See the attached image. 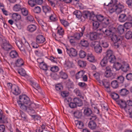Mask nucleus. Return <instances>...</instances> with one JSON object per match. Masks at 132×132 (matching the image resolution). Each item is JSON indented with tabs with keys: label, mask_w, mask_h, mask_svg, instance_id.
I'll return each mask as SVG.
<instances>
[{
	"label": "nucleus",
	"mask_w": 132,
	"mask_h": 132,
	"mask_svg": "<svg viewBox=\"0 0 132 132\" xmlns=\"http://www.w3.org/2000/svg\"><path fill=\"white\" fill-rule=\"evenodd\" d=\"M60 75L61 78L63 79H66L67 78V74L63 71H61L60 72Z\"/></svg>",
	"instance_id": "obj_60"
},
{
	"label": "nucleus",
	"mask_w": 132,
	"mask_h": 132,
	"mask_svg": "<svg viewBox=\"0 0 132 132\" xmlns=\"http://www.w3.org/2000/svg\"><path fill=\"white\" fill-rule=\"evenodd\" d=\"M34 12L36 13H40L41 11V9L39 6H37L35 7L34 10Z\"/></svg>",
	"instance_id": "obj_63"
},
{
	"label": "nucleus",
	"mask_w": 132,
	"mask_h": 132,
	"mask_svg": "<svg viewBox=\"0 0 132 132\" xmlns=\"http://www.w3.org/2000/svg\"><path fill=\"white\" fill-rule=\"evenodd\" d=\"M37 28L36 26V25L31 24L29 25L27 27V30L30 32H32L35 31Z\"/></svg>",
	"instance_id": "obj_19"
},
{
	"label": "nucleus",
	"mask_w": 132,
	"mask_h": 132,
	"mask_svg": "<svg viewBox=\"0 0 132 132\" xmlns=\"http://www.w3.org/2000/svg\"><path fill=\"white\" fill-rule=\"evenodd\" d=\"M51 71L53 72H56L59 70V68L57 66H54L51 67L50 69Z\"/></svg>",
	"instance_id": "obj_61"
},
{
	"label": "nucleus",
	"mask_w": 132,
	"mask_h": 132,
	"mask_svg": "<svg viewBox=\"0 0 132 132\" xmlns=\"http://www.w3.org/2000/svg\"><path fill=\"white\" fill-rule=\"evenodd\" d=\"M18 55V52L15 50H12L10 53V56L12 58H16Z\"/></svg>",
	"instance_id": "obj_24"
},
{
	"label": "nucleus",
	"mask_w": 132,
	"mask_h": 132,
	"mask_svg": "<svg viewBox=\"0 0 132 132\" xmlns=\"http://www.w3.org/2000/svg\"><path fill=\"white\" fill-rule=\"evenodd\" d=\"M45 40V39L44 36L41 35L37 36L36 37V42L39 44L43 43Z\"/></svg>",
	"instance_id": "obj_14"
},
{
	"label": "nucleus",
	"mask_w": 132,
	"mask_h": 132,
	"mask_svg": "<svg viewBox=\"0 0 132 132\" xmlns=\"http://www.w3.org/2000/svg\"><path fill=\"white\" fill-rule=\"evenodd\" d=\"M85 73V71L82 70L78 71L76 74V78L77 79H78L82 78V77L83 76V75Z\"/></svg>",
	"instance_id": "obj_21"
},
{
	"label": "nucleus",
	"mask_w": 132,
	"mask_h": 132,
	"mask_svg": "<svg viewBox=\"0 0 132 132\" xmlns=\"http://www.w3.org/2000/svg\"><path fill=\"white\" fill-rule=\"evenodd\" d=\"M86 55V52L83 50H81L79 52V55L80 57L81 58L85 57Z\"/></svg>",
	"instance_id": "obj_50"
},
{
	"label": "nucleus",
	"mask_w": 132,
	"mask_h": 132,
	"mask_svg": "<svg viewBox=\"0 0 132 132\" xmlns=\"http://www.w3.org/2000/svg\"><path fill=\"white\" fill-rule=\"evenodd\" d=\"M105 20L106 22L104 23L103 22L102 25V27H100L99 31L102 32L104 35L110 38L114 33L111 29L106 28L108 26L109 22L107 21L108 20Z\"/></svg>",
	"instance_id": "obj_3"
},
{
	"label": "nucleus",
	"mask_w": 132,
	"mask_h": 132,
	"mask_svg": "<svg viewBox=\"0 0 132 132\" xmlns=\"http://www.w3.org/2000/svg\"><path fill=\"white\" fill-rule=\"evenodd\" d=\"M112 53L113 52L112 51L110 50H108L106 52V56L105 57H106L108 58L110 56L112 55H113Z\"/></svg>",
	"instance_id": "obj_64"
},
{
	"label": "nucleus",
	"mask_w": 132,
	"mask_h": 132,
	"mask_svg": "<svg viewBox=\"0 0 132 132\" xmlns=\"http://www.w3.org/2000/svg\"><path fill=\"white\" fill-rule=\"evenodd\" d=\"M84 113L85 115L89 116L92 114V111L90 109L87 108L84 109Z\"/></svg>",
	"instance_id": "obj_44"
},
{
	"label": "nucleus",
	"mask_w": 132,
	"mask_h": 132,
	"mask_svg": "<svg viewBox=\"0 0 132 132\" xmlns=\"http://www.w3.org/2000/svg\"><path fill=\"white\" fill-rule=\"evenodd\" d=\"M89 38L92 40H94L101 38L103 36L102 34L96 32H90L89 34Z\"/></svg>",
	"instance_id": "obj_8"
},
{
	"label": "nucleus",
	"mask_w": 132,
	"mask_h": 132,
	"mask_svg": "<svg viewBox=\"0 0 132 132\" xmlns=\"http://www.w3.org/2000/svg\"><path fill=\"white\" fill-rule=\"evenodd\" d=\"M38 23L41 26L44 31H46L48 29L47 24L42 20H39L38 21Z\"/></svg>",
	"instance_id": "obj_18"
},
{
	"label": "nucleus",
	"mask_w": 132,
	"mask_h": 132,
	"mask_svg": "<svg viewBox=\"0 0 132 132\" xmlns=\"http://www.w3.org/2000/svg\"><path fill=\"white\" fill-rule=\"evenodd\" d=\"M66 51L67 54L71 57H75L77 55V52L75 49L71 48H66Z\"/></svg>",
	"instance_id": "obj_9"
},
{
	"label": "nucleus",
	"mask_w": 132,
	"mask_h": 132,
	"mask_svg": "<svg viewBox=\"0 0 132 132\" xmlns=\"http://www.w3.org/2000/svg\"><path fill=\"white\" fill-rule=\"evenodd\" d=\"M132 36V33L130 31H128L126 34L125 37L127 39L130 38Z\"/></svg>",
	"instance_id": "obj_58"
},
{
	"label": "nucleus",
	"mask_w": 132,
	"mask_h": 132,
	"mask_svg": "<svg viewBox=\"0 0 132 132\" xmlns=\"http://www.w3.org/2000/svg\"><path fill=\"white\" fill-rule=\"evenodd\" d=\"M122 65L119 62L114 63L113 65V68H114L116 70H119L122 67Z\"/></svg>",
	"instance_id": "obj_39"
},
{
	"label": "nucleus",
	"mask_w": 132,
	"mask_h": 132,
	"mask_svg": "<svg viewBox=\"0 0 132 132\" xmlns=\"http://www.w3.org/2000/svg\"><path fill=\"white\" fill-rule=\"evenodd\" d=\"M78 64L80 67H84L86 65V63L85 61L82 60H79L78 62Z\"/></svg>",
	"instance_id": "obj_45"
},
{
	"label": "nucleus",
	"mask_w": 132,
	"mask_h": 132,
	"mask_svg": "<svg viewBox=\"0 0 132 132\" xmlns=\"http://www.w3.org/2000/svg\"><path fill=\"white\" fill-rule=\"evenodd\" d=\"M104 7L108 9L111 13L116 12V14H118L124 10V6L122 3H119L117 4H113V0H104Z\"/></svg>",
	"instance_id": "obj_1"
},
{
	"label": "nucleus",
	"mask_w": 132,
	"mask_h": 132,
	"mask_svg": "<svg viewBox=\"0 0 132 132\" xmlns=\"http://www.w3.org/2000/svg\"><path fill=\"white\" fill-rule=\"evenodd\" d=\"M75 100L77 106H80L82 105L83 102L81 100Z\"/></svg>",
	"instance_id": "obj_53"
},
{
	"label": "nucleus",
	"mask_w": 132,
	"mask_h": 132,
	"mask_svg": "<svg viewBox=\"0 0 132 132\" xmlns=\"http://www.w3.org/2000/svg\"><path fill=\"white\" fill-rule=\"evenodd\" d=\"M110 38H111V40L114 43V46L116 47V48H118L119 46V45L117 42L120 39L119 37L117 36L114 34Z\"/></svg>",
	"instance_id": "obj_10"
},
{
	"label": "nucleus",
	"mask_w": 132,
	"mask_h": 132,
	"mask_svg": "<svg viewBox=\"0 0 132 132\" xmlns=\"http://www.w3.org/2000/svg\"><path fill=\"white\" fill-rule=\"evenodd\" d=\"M11 91L14 94L16 95L19 94L21 92L19 87L15 85H13Z\"/></svg>",
	"instance_id": "obj_11"
},
{
	"label": "nucleus",
	"mask_w": 132,
	"mask_h": 132,
	"mask_svg": "<svg viewBox=\"0 0 132 132\" xmlns=\"http://www.w3.org/2000/svg\"><path fill=\"white\" fill-rule=\"evenodd\" d=\"M90 45L92 47L94 48V50L96 53H100L102 52V47L100 45L98 42L97 41L92 42L91 43Z\"/></svg>",
	"instance_id": "obj_6"
},
{
	"label": "nucleus",
	"mask_w": 132,
	"mask_h": 132,
	"mask_svg": "<svg viewBox=\"0 0 132 132\" xmlns=\"http://www.w3.org/2000/svg\"><path fill=\"white\" fill-rule=\"evenodd\" d=\"M121 69L124 72H126L129 69V66L127 63H125L122 66Z\"/></svg>",
	"instance_id": "obj_31"
},
{
	"label": "nucleus",
	"mask_w": 132,
	"mask_h": 132,
	"mask_svg": "<svg viewBox=\"0 0 132 132\" xmlns=\"http://www.w3.org/2000/svg\"><path fill=\"white\" fill-rule=\"evenodd\" d=\"M3 49L6 51H9L12 48V46L9 43H5L2 45Z\"/></svg>",
	"instance_id": "obj_17"
},
{
	"label": "nucleus",
	"mask_w": 132,
	"mask_h": 132,
	"mask_svg": "<svg viewBox=\"0 0 132 132\" xmlns=\"http://www.w3.org/2000/svg\"><path fill=\"white\" fill-rule=\"evenodd\" d=\"M50 19L51 21L52 22L55 21L57 20V18L56 15L54 14H53L51 15L50 16Z\"/></svg>",
	"instance_id": "obj_51"
},
{
	"label": "nucleus",
	"mask_w": 132,
	"mask_h": 132,
	"mask_svg": "<svg viewBox=\"0 0 132 132\" xmlns=\"http://www.w3.org/2000/svg\"><path fill=\"white\" fill-rule=\"evenodd\" d=\"M21 11L23 15L26 16L28 14V11L26 8L22 7Z\"/></svg>",
	"instance_id": "obj_54"
},
{
	"label": "nucleus",
	"mask_w": 132,
	"mask_h": 132,
	"mask_svg": "<svg viewBox=\"0 0 132 132\" xmlns=\"http://www.w3.org/2000/svg\"><path fill=\"white\" fill-rule=\"evenodd\" d=\"M61 94L63 97H65L68 96L69 95V93L67 91H64L61 92Z\"/></svg>",
	"instance_id": "obj_52"
},
{
	"label": "nucleus",
	"mask_w": 132,
	"mask_h": 132,
	"mask_svg": "<svg viewBox=\"0 0 132 132\" xmlns=\"http://www.w3.org/2000/svg\"><path fill=\"white\" fill-rule=\"evenodd\" d=\"M107 63V58L106 57H104L101 61L100 64L101 66L104 67L106 65Z\"/></svg>",
	"instance_id": "obj_34"
},
{
	"label": "nucleus",
	"mask_w": 132,
	"mask_h": 132,
	"mask_svg": "<svg viewBox=\"0 0 132 132\" xmlns=\"http://www.w3.org/2000/svg\"><path fill=\"white\" fill-rule=\"evenodd\" d=\"M17 102L20 108L27 112L30 115L35 113V108L34 107H32V101L30 100H18Z\"/></svg>",
	"instance_id": "obj_2"
},
{
	"label": "nucleus",
	"mask_w": 132,
	"mask_h": 132,
	"mask_svg": "<svg viewBox=\"0 0 132 132\" xmlns=\"http://www.w3.org/2000/svg\"><path fill=\"white\" fill-rule=\"evenodd\" d=\"M60 21L61 23L64 27H66L69 25V23L65 20L63 19H60Z\"/></svg>",
	"instance_id": "obj_48"
},
{
	"label": "nucleus",
	"mask_w": 132,
	"mask_h": 132,
	"mask_svg": "<svg viewBox=\"0 0 132 132\" xmlns=\"http://www.w3.org/2000/svg\"><path fill=\"white\" fill-rule=\"evenodd\" d=\"M114 100L121 108H123L125 109L126 108L131 107L132 108V101L131 100L127 101V103L124 100Z\"/></svg>",
	"instance_id": "obj_4"
},
{
	"label": "nucleus",
	"mask_w": 132,
	"mask_h": 132,
	"mask_svg": "<svg viewBox=\"0 0 132 132\" xmlns=\"http://www.w3.org/2000/svg\"><path fill=\"white\" fill-rule=\"evenodd\" d=\"M118 30L119 33L121 34L124 31V27L122 25H119L118 28Z\"/></svg>",
	"instance_id": "obj_49"
},
{
	"label": "nucleus",
	"mask_w": 132,
	"mask_h": 132,
	"mask_svg": "<svg viewBox=\"0 0 132 132\" xmlns=\"http://www.w3.org/2000/svg\"><path fill=\"white\" fill-rule=\"evenodd\" d=\"M24 64V62L23 59L21 58H19L15 61L14 67H20L23 65Z\"/></svg>",
	"instance_id": "obj_15"
},
{
	"label": "nucleus",
	"mask_w": 132,
	"mask_h": 132,
	"mask_svg": "<svg viewBox=\"0 0 132 132\" xmlns=\"http://www.w3.org/2000/svg\"><path fill=\"white\" fill-rule=\"evenodd\" d=\"M118 19L120 22H123L126 21H131L132 17L130 15L127 16L125 14H122L119 15Z\"/></svg>",
	"instance_id": "obj_7"
},
{
	"label": "nucleus",
	"mask_w": 132,
	"mask_h": 132,
	"mask_svg": "<svg viewBox=\"0 0 132 132\" xmlns=\"http://www.w3.org/2000/svg\"><path fill=\"white\" fill-rule=\"evenodd\" d=\"M28 3L31 7H34L36 4L35 1L34 0H29Z\"/></svg>",
	"instance_id": "obj_56"
},
{
	"label": "nucleus",
	"mask_w": 132,
	"mask_h": 132,
	"mask_svg": "<svg viewBox=\"0 0 132 132\" xmlns=\"http://www.w3.org/2000/svg\"><path fill=\"white\" fill-rule=\"evenodd\" d=\"M22 7L19 4H16L14 5L13 7V11L15 12H19L21 11Z\"/></svg>",
	"instance_id": "obj_23"
},
{
	"label": "nucleus",
	"mask_w": 132,
	"mask_h": 132,
	"mask_svg": "<svg viewBox=\"0 0 132 132\" xmlns=\"http://www.w3.org/2000/svg\"><path fill=\"white\" fill-rule=\"evenodd\" d=\"M75 124L76 127L80 129L83 128L84 126V124L82 122L78 120L75 121Z\"/></svg>",
	"instance_id": "obj_22"
},
{
	"label": "nucleus",
	"mask_w": 132,
	"mask_h": 132,
	"mask_svg": "<svg viewBox=\"0 0 132 132\" xmlns=\"http://www.w3.org/2000/svg\"><path fill=\"white\" fill-rule=\"evenodd\" d=\"M82 36V33H76L74 34L73 36L76 40H79Z\"/></svg>",
	"instance_id": "obj_33"
},
{
	"label": "nucleus",
	"mask_w": 132,
	"mask_h": 132,
	"mask_svg": "<svg viewBox=\"0 0 132 132\" xmlns=\"http://www.w3.org/2000/svg\"><path fill=\"white\" fill-rule=\"evenodd\" d=\"M97 104H91L92 109L95 113L98 114L99 113V109L97 107Z\"/></svg>",
	"instance_id": "obj_27"
},
{
	"label": "nucleus",
	"mask_w": 132,
	"mask_h": 132,
	"mask_svg": "<svg viewBox=\"0 0 132 132\" xmlns=\"http://www.w3.org/2000/svg\"><path fill=\"white\" fill-rule=\"evenodd\" d=\"M112 75L111 68L110 66H108L106 68V71L105 73L106 77H110Z\"/></svg>",
	"instance_id": "obj_20"
},
{
	"label": "nucleus",
	"mask_w": 132,
	"mask_h": 132,
	"mask_svg": "<svg viewBox=\"0 0 132 132\" xmlns=\"http://www.w3.org/2000/svg\"><path fill=\"white\" fill-rule=\"evenodd\" d=\"M55 88L56 91L60 92L62 90L63 87L62 84H58L55 85Z\"/></svg>",
	"instance_id": "obj_47"
},
{
	"label": "nucleus",
	"mask_w": 132,
	"mask_h": 132,
	"mask_svg": "<svg viewBox=\"0 0 132 132\" xmlns=\"http://www.w3.org/2000/svg\"><path fill=\"white\" fill-rule=\"evenodd\" d=\"M21 42L22 44H21L20 42L18 41H16V45L18 48L23 54H27V52L30 53L31 52V49L28 50L24 47V42L26 44V40L24 38L22 40ZM29 48L30 49V47Z\"/></svg>",
	"instance_id": "obj_5"
},
{
	"label": "nucleus",
	"mask_w": 132,
	"mask_h": 132,
	"mask_svg": "<svg viewBox=\"0 0 132 132\" xmlns=\"http://www.w3.org/2000/svg\"><path fill=\"white\" fill-rule=\"evenodd\" d=\"M93 26L94 29L96 30L99 28L98 30H99L100 24L98 22L96 21H94L93 23Z\"/></svg>",
	"instance_id": "obj_29"
},
{
	"label": "nucleus",
	"mask_w": 132,
	"mask_h": 132,
	"mask_svg": "<svg viewBox=\"0 0 132 132\" xmlns=\"http://www.w3.org/2000/svg\"><path fill=\"white\" fill-rule=\"evenodd\" d=\"M70 102L69 104V106L71 108H74L76 106V104L75 100H70Z\"/></svg>",
	"instance_id": "obj_35"
},
{
	"label": "nucleus",
	"mask_w": 132,
	"mask_h": 132,
	"mask_svg": "<svg viewBox=\"0 0 132 132\" xmlns=\"http://www.w3.org/2000/svg\"><path fill=\"white\" fill-rule=\"evenodd\" d=\"M129 91L126 89H122L120 90V95L123 96L126 95L128 94Z\"/></svg>",
	"instance_id": "obj_38"
},
{
	"label": "nucleus",
	"mask_w": 132,
	"mask_h": 132,
	"mask_svg": "<svg viewBox=\"0 0 132 132\" xmlns=\"http://www.w3.org/2000/svg\"><path fill=\"white\" fill-rule=\"evenodd\" d=\"M125 110L128 111L129 113V115L131 118H132V108L131 107H126L125 108Z\"/></svg>",
	"instance_id": "obj_62"
},
{
	"label": "nucleus",
	"mask_w": 132,
	"mask_h": 132,
	"mask_svg": "<svg viewBox=\"0 0 132 132\" xmlns=\"http://www.w3.org/2000/svg\"><path fill=\"white\" fill-rule=\"evenodd\" d=\"M43 11L45 14L49 13L51 11V8L48 6H43Z\"/></svg>",
	"instance_id": "obj_40"
},
{
	"label": "nucleus",
	"mask_w": 132,
	"mask_h": 132,
	"mask_svg": "<svg viewBox=\"0 0 132 132\" xmlns=\"http://www.w3.org/2000/svg\"><path fill=\"white\" fill-rule=\"evenodd\" d=\"M99 42L100 43L104 48H106L109 45L105 41H104V39H102L100 40Z\"/></svg>",
	"instance_id": "obj_42"
},
{
	"label": "nucleus",
	"mask_w": 132,
	"mask_h": 132,
	"mask_svg": "<svg viewBox=\"0 0 132 132\" xmlns=\"http://www.w3.org/2000/svg\"><path fill=\"white\" fill-rule=\"evenodd\" d=\"M18 73L22 76H24L26 74V72L25 70L22 68H21L18 70Z\"/></svg>",
	"instance_id": "obj_57"
},
{
	"label": "nucleus",
	"mask_w": 132,
	"mask_h": 132,
	"mask_svg": "<svg viewBox=\"0 0 132 132\" xmlns=\"http://www.w3.org/2000/svg\"><path fill=\"white\" fill-rule=\"evenodd\" d=\"M29 83L35 89L37 90L40 89V87H39L38 84L32 80H29Z\"/></svg>",
	"instance_id": "obj_26"
},
{
	"label": "nucleus",
	"mask_w": 132,
	"mask_h": 132,
	"mask_svg": "<svg viewBox=\"0 0 132 132\" xmlns=\"http://www.w3.org/2000/svg\"><path fill=\"white\" fill-rule=\"evenodd\" d=\"M96 17L97 18V20L101 22V23L100 24V27H102V25L103 22H104V23L106 22L105 21V19L108 20L107 21H108L109 22V20L108 18H104L103 16L99 14L97 15H96Z\"/></svg>",
	"instance_id": "obj_13"
},
{
	"label": "nucleus",
	"mask_w": 132,
	"mask_h": 132,
	"mask_svg": "<svg viewBox=\"0 0 132 132\" xmlns=\"http://www.w3.org/2000/svg\"><path fill=\"white\" fill-rule=\"evenodd\" d=\"M108 60L110 63H114L116 62V58L115 56L113 55L108 57Z\"/></svg>",
	"instance_id": "obj_46"
},
{
	"label": "nucleus",
	"mask_w": 132,
	"mask_h": 132,
	"mask_svg": "<svg viewBox=\"0 0 132 132\" xmlns=\"http://www.w3.org/2000/svg\"><path fill=\"white\" fill-rule=\"evenodd\" d=\"M73 14L76 16V18L78 19H80L82 16L81 12L79 11L76 10L73 12Z\"/></svg>",
	"instance_id": "obj_37"
},
{
	"label": "nucleus",
	"mask_w": 132,
	"mask_h": 132,
	"mask_svg": "<svg viewBox=\"0 0 132 132\" xmlns=\"http://www.w3.org/2000/svg\"><path fill=\"white\" fill-rule=\"evenodd\" d=\"M80 44L83 47H87L89 45V43L87 40L83 39L80 41Z\"/></svg>",
	"instance_id": "obj_32"
},
{
	"label": "nucleus",
	"mask_w": 132,
	"mask_h": 132,
	"mask_svg": "<svg viewBox=\"0 0 132 132\" xmlns=\"http://www.w3.org/2000/svg\"><path fill=\"white\" fill-rule=\"evenodd\" d=\"M82 15L83 17L85 19L89 18V19L93 20L92 19V17H94L95 15L92 13H91L90 12L88 11H85L83 12Z\"/></svg>",
	"instance_id": "obj_12"
},
{
	"label": "nucleus",
	"mask_w": 132,
	"mask_h": 132,
	"mask_svg": "<svg viewBox=\"0 0 132 132\" xmlns=\"http://www.w3.org/2000/svg\"><path fill=\"white\" fill-rule=\"evenodd\" d=\"M57 34L60 36H62L64 34V30L61 27L57 28Z\"/></svg>",
	"instance_id": "obj_36"
},
{
	"label": "nucleus",
	"mask_w": 132,
	"mask_h": 132,
	"mask_svg": "<svg viewBox=\"0 0 132 132\" xmlns=\"http://www.w3.org/2000/svg\"><path fill=\"white\" fill-rule=\"evenodd\" d=\"M0 122L2 123H7V118L5 115H2L0 118Z\"/></svg>",
	"instance_id": "obj_30"
},
{
	"label": "nucleus",
	"mask_w": 132,
	"mask_h": 132,
	"mask_svg": "<svg viewBox=\"0 0 132 132\" xmlns=\"http://www.w3.org/2000/svg\"><path fill=\"white\" fill-rule=\"evenodd\" d=\"M39 66L40 69L45 70H47L48 67L46 64L44 63H41L39 65Z\"/></svg>",
	"instance_id": "obj_41"
},
{
	"label": "nucleus",
	"mask_w": 132,
	"mask_h": 132,
	"mask_svg": "<svg viewBox=\"0 0 132 132\" xmlns=\"http://www.w3.org/2000/svg\"><path fill=\"white\" fill-rule=\"evenodd\" d=\"M87 59L88 61L91 62L95 61L94 57L91 53L88 54Z\"/></svg>",
	"instance_id": "obj_25"
},
{
	"label": "nucleus",
	"mask_w": 132,
	"mask_h": 132,
	"mask_svg": "<svg viewBox=\"0 0 132 132\" xmlns=\"http://www.w3.org/2000/svg\"><path fill=\"white\" fill-rule=\"evenodd\" d=\"M12 19L16 22H17L21 19L20 15L17 13H13L11 16Z\"/></svg>",
	"instance_id": "obj_16"
},
{
	"label": "nucleus",
	"mask_w": 132,
	"mask_h": 132,
	"mask_svg": "<svg viewBox=\"0 0 132 132\" xmlns=\"http://www.w3.org/2000/svg\"><path fill=\"white\" fill-rule=\"evenodd\" d=\"M88 126L90 129H93L96 128V125L94 121H90L88 123Z\"/></svg>",
	"instance_id": "obj_28"
},
{
	"label": "nucleus",
	"mask_w": 132,
	"mask_h": 132,
	"mask_svg": "<svg viewBox=\"0 0 132 132\" xmlns=\"http://www.w3.org/2000/svg\"><path fill=\"white\" fill-rule=\"evenodd\" d=\"M124 27L126 29H129L132 26L131 22H126L124 25Z\"/></svg>",
	"instance_id": "obj_55"
},
{
	"label": "nucleus",
	"mask_w": 132,
	"mask_h": 132,
	"mask_svg": "<svg viewBox=\"0 0 132 132\" xmlns=\"http://www.w3.org/2000/svg\"><path fill=\"white\" fill-rule=\"evenodd\" d=\"M111 85L112 87L113 88H116L119 86L118 82L116 80L112 81L111 83Z\"/></svg>",
	"instance_id": "obj_43"
},
{
	"label": "nucleus",
	"mask_w": 132,
	"mask_h": 132,
	"mask_svg": "<svg viewBox=\"0 0 132 132\" xmlns=\"http://www.w3.org/2000/svg\"><path fill=\"white\" fill-rule=\"evenodd\" d=\"M111 95L113 99H118L119 98L118 94L115 93H112Z\"/></svg>",
	"instance_id": "obj_59"
}]
</instances>
